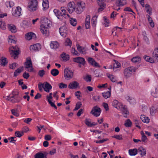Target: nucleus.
<instances>
[{"instance_id": "obj_1", "label": "nucleus", "mask_w": 158, "mask_h": 158, "mask_svg": "<svg viewBox=\"0 0 158 158\" xmlns=\"http://www.w3.org/2000/svg\"><path fill=\"white\" fill-rule=\"evenodd\" d=\"M41 25L40 27V30L42 34L44 36H47L49 35V28L52 26L51 22L47 18L43 17L40 19Z\"/></svg>"}, {"instance_id": "obj_2", "label": "nucleus", "mask_w": 158, "mask_h": 158, "mask_svg": "<svg viewBox=\"0 0 158 158\" xmlns=\"http://www.w3.org/2000/svg\"><path fill=\"white\" fill-rule=\"evenodd\" d=\"M12 48L13 49V50L10 51L11 56V57H13L14 59H17L18 57V55L19 53V48L16 46H12Z\"/></svg>"}, {"instance_id": "obj_3", "label": "nucleus", "mask_w": 158, "mask_h": 158, "mask_svg": "<svg viewBox=\"0 0 158 158\" xmlns=\"http://www.w3.org/2000/svg\"><path fill=\"white\" fill-rule=\"evenodd\" d=\"M29 10L31 11L36 10L38 8V2L36 0H32L29 3Z\"/></svg>"}, {"instance_id": "obj_4", "label": "nucleus", "mask_w": 158, "mask_h": 158, "mask_svg": "<svg viewBox=\"0 0 158 158\" xmlns=\"http://www.w3.org/2000/svg\"><path fill=\"white\" fill-rule=\"evenodd\" d=\"M85 5L82 2H78L75 11L77 14H81L85 9Z\"/></svg>"}, {"instance_id": "obj_5", "label": "nucleus", "mask_w": 158, "mask_h": 158, "mask_svg": "<svg viewBox=\"0 0 158 158\" xmlns=\"http://www.w3.org/2000/svg\"><path fill=\"white\" fill-rule=\"evenodd\" d=\"M64 73V77L66 80H69L72 78L73 73L72 70L68 69H65Z\"/></svg>"}, {"instance_id": "obj_6", "label": "nucleus", "mask_w": 158, "mask_h": 158, "mask_svg": "<svg viewBox=\"0 0 158 158\" xmlns=\"http://www.w3.org/2000/svg\"><path fill=\"white\" fill-rule=\"evenodd\" d=\"M101 112L100 108L97 106L93 107L90 112V113L94 116L98 117L100 115Z\"/></svg>"}, {"instance_id": "obj_7", "label": "nucleus", "mask_w": 158, "mask_h": 158, "mask_svg": "<svg viewBox=\"0 0 158 158\" xmlns=\"http://www.w3.org/2000/svg\"><path fill=\"white\" fill-rule=\"evenodd\" d=\"M75 4L73 2H69L67 6V10L70 13H72L76 10Z\"/></svg>"}, {"instance_id": "obj_8", "label": "nucleus", "mask_w": 158, "mask_h": 158, "mask_svg": "<svg viewBox=\"0 0 158 158\" xmlns=\"http://www.w3.org/2000/svg\"><path fill=\"white\" fill-rule=\"evenodd\" d=\"M73 61L83 65H84L85 63V59L84 58L80 57H77L73 58Z\"/></svg>"}, {"instance_id": "obj_9", "label": "nucleus", "mask_w": 158, "mask_h": 158, "mask_svg": "<svg viewBox=\"0 0 158 158\" xmlns=\"http://www.w3.org/2000/svg\"><path fill=\"white\" fill-rule=\"evenodd\" d=\"M79 83L77 81H73L69 83L68 88L71 89H75L79 86Z\"/></svg>"}, {"instance_id": "obj_10", "label": "nucleus", "mask_w": 158, "mask_h": 158, "mask_svg": "<svg viewBox=\"0 0 158 158\" xmlns=\"http://www.w3.org/2000/svg\"><path fill=\"white\" fill-rule=\"evenodd\" d=\"M25 68L26 69L31 68L29 71L31 72L32 71V64L30 58L27 59L25 63Z\"/></svg>"}, {"instance_id": "obj_11", "label": "nucleus", "mask_w": 158, "mask_h": 158, "mask_svg": "<svg viewBox=\"0 0 158 158\" xmlns=\"http://www.w3.org/2000/svg\"><path fill=\"white\" fill-rule=\"evenodd\" d=\"M122 111L123 115L125 118H127V115L129 114V112L127 109V107L126 106H123L121 107L120 109Z\"/></svg>"}, {"instance_id": "obj_12", "label": "nucleus", "mask_w": 158, "mask_h": 158, "mask_svg": "<svg viewBox=\"0 0 158 158\" xmlns=\"http://www.w3.org/2000/svg\"><path fill=\"white\" fill-rule=\"evenodd\" d=\"M21 9L19 6L17 7L14 11L13 10L12 15L16 17H19L21 15Z\"/></svg>"}, {"instance_id": "obj_13", "label": "nucleus", "mask_w": 158, "mask_h": 158, "mask_svg": "<svg viewBox=\"0 0 158 158\" xmlns=\"http://www.w3.org/2000/svg\"><path fill=\"white\" fill-rule=\"evenodd\" d=\"M88 60L89 62L92 66L95 67H100V65L93 58L91 57H89Z\"/></svg>"}, {"instance_id": "obj_14", "label": "nucleus", "mask_w": 158, "mask_h": 158, "mask_svg": "<svg viewBox=\"0 0 158 158\" xmlns=\"http://www.w3.org/2000/svg\"><path fill=\"white\" fill-rule=\"evenodd\" d=\"M60 10L61 11L59 10L60 18H61L63 19V17H64L65 18L66 16L69 17V15L68 14L66 15V11L64 9V7H61Z\"/></svg>"}, {"instance_id": "obj_15", "label": "nucleus", "mask_w": 158, "mask_h": 158, "mask_svg": "<svg viewBox=\"0 0 158 158\" xmlns=\"http://www.w3.org/2000/svg\"><path fill=\"white\" fill-rule=\"evenodd\" d=\"M112 105L117 109H120L121 108V107L123 106L121 103L119 102L116 100H114L112 102Z\"/></svg>"}, {"instance_id": "obj_16", "label": "nucleus", "mask_w": 158, "mask_h": 158, "mask_svg": "<svg viewBox=\"0 0 158 158\" xmlns=\"http://www.w3.org/2000/svg\"><path fill=\"white\" fill-rule=\"evenodd\" d=\"M41 48V45L40 44H36L31 45L30 47V49L31 50H34L35 51H39Z\"/></svg>"}, {"instance_id": "obj_17", "label": "nucleus", "mask_w": 158, "mask_h": 158, "mask_svg": "<svg viewBox=\"0 0 158 158\" xmlns=\"http://www.w3.org/2000/svg\"><path fill=\"white\" fill-rule=\"evenodd\" d=\"M52 87L50 84L47 82H45L43 87L44 90L45 91L48 93L49 92L50 90L52 89Z\"/></svg>"}, {"instance_id": "obj_18", "label": "nucleus", "mask_w": 158, "mask_h": 158, "mask_svg": "<svg viewBox=\"0 0 158 158\" xmlns=\"http://www.w3.org/2000/svg\"><path fill=\"white\" fill-rule=\"evenodd\" d=\"M25 36L26 38L28 40H30L32 38L35 39L36 38L35 35L32 32H30L27 33L25 35Z\"/></svg>"}, {"instance_id": "obj_19", "label": "nucleus", "mask_w": 158, "mask_h": 158, "mask_svg": "<svg viewBox=\"0 0 158 158\" xmlns=\"http://www.w3.org/2000/svg\"><path fill=\"white\" fill-rule=\"evenodd\" d=\"M151 94L155 98L158 97V86L152 89Z\"/></svg>"}, {"instance_id": "obj_20", "label": "nucleus", "mask_w": 158, "mask_h": 158, "mask_svg": "<svg viewBox=\"0 0 158 158\" xmlns=\"http://www.w3.org/2000/svg\"><path fill=\"white\" fill-rule=\"evenodd\" d=\"M85 123L89 127H94L97 124V123L94 122L91 123L90 119L87 118L85 119Z\"/></svg>"}, {"instance_id": "obj_21", "label": "nucleus", "mask_w": 158, "mask_h": 158, "mask_svg": "<svg viewBox=\"0 0 158 158\" xmlns=\"http://www.w3.org/2000/svg\"><path fill=\"white\" fill-rule=\"evenodd\" d=\"M12 100L11 102L13 103L18 102L21 100L20 98L18 95H15L11 96Z\"/></svg>"}, {"instance_id": "obj_22", "label": "nucleus", "mask_w": 158, "mask_h": 158, "mask_svg": "<svg viewBox=\"0 0 158 158\" xmlns=\"http://www.w3.org/2000/svg\"><path fill=\"white\" fill-rule=\"evenodd\" d=\"M157 108L155 106H152L150 108V113L152 116L156 115L158 113Z\"/></svg>"}, {"instance_id": "obj_23", "label": "nucleus", "mask_w": 158, "mask_h": 158, "mask_svg": "<svg viewBox=\"0 0 158 158\" xmlns=\"http://www.w3.org/2000/svg\"><path fill=\"white\" fill-rule=\"evenodd\" d=\"M108 89H109V91L104 92L102 94L103 97L106 99L110 98L111 96V87Z\"/></svg>"}, {"instance_id": "obj_24", "label": "nucleus", "mask_w": 158, "mask_h": 158, "mask_svg": "<svg viewBox=\"0 0 158 158\" xmlns=\"http://www.w3.org/2000/svg\"><path fill=\"white\" fill-rule=\"evenodd\" d=\"M138 152H140L142 156H145L146 154V151L145 148L142 147H139L137 149Z\"/></svg>"}, {"instance_id": "obj_25", "label": "nucleus", "mask_w": 158, "mask_h": 158, "mask_svg": "<svg viewBox=\"0 0 158 158\" xmlns=\"http://www.w3.org/2000/svg\"><path fill=\"white\" fill-rule=\"evenodd\" d=\"M77 48L78 51L81 53L84 54L85 53L86 49L85 48L82 47L78 44H76Z\"/></svg>"}, {"instance_id": "obj_26", "label": "nucleus", "mask_w": 158, "mask_h": 158, "mask_svg": "<svg viewBox=\"0 0 158 158\" xmlns=\"http://www.w3.org/2000/svg\"><path fill=\"white\" fill-rule=\"evenodd\" d=\"M43 1L42 6L43 9L44 10H45L48 9L49 7V2L48 0H43Z\"/></svg>"}, {"instance_id": "obj_27", "label": "nucleus", "mask_w": 158, "mask_h": 158, "mask_svg": "<svg viewBox=\"0 0 158 158\" xmlns=\"http://www.w3.org/2000/svg\"><path fill=\"white\" fill-rule=\"evenodd\" d=\"M50 46L52 48L56 49L59 47V44L57 41H52Z\"/></svg>"}, {"instance_id": "obj_28", "label": "nucleus", "mask_w": 158, "mask_h": 158, "mask_svg": "<svg viewBox=\"0 0 158 158\" xmlns=\"http://www.w3.org/2000/svg\"><path fill=\"white\" fill-rule=\"evenodd\" d=\"M126 0H117L116 5L118 6H123L126 4Z\"/></svg>"}, {"instance_id": "obj_29", "label": "nucleus", "mask_w": 158, "mask_h": 158, "mask_svg": "<svg viewBox=\"0 0 158 158\" xmlns=\"http://www.w3.org/2000/svg\"><path fill=\"white\" fill-rule=\"evenodd\" d=\"M35 158H47L46 155L42 153L38 152L35 155Z\"/></svg>"}, {"instance_id": "obj_30", "label": "nucleus", "mask_w": 158, "mask_h": 158, "mask_svg": "<svg viewBox=\"0 0 158 158\" xmlns=\"http://www.w3.org/2000/svg\"><path fill=\"white\" fill-rule=\"evenodd\" d=\"M8 28L10 31L12 32L15 33L16 31V29L15 26L13 24L8 25Z\"/></svg>"}, {"instance_id": "obj_31", "label": "nucleus", "mask_w": 158, "mask_h": 158, "mask_svg": "<svg viewBox=\"0 0 158 158\" xmlns=\"http://www.w3.org/2000/svg\"><path fill=\"white\" fill-rule=\"evenodd\" d=\"M124 74L126 78H128L131 75V72L127 68L125 69L124 71Z\"/></svg>"}, {"instance_id": "obj_32", "label": "nucleus", "mask_w": 158, "mask_h": 158, "mask_svg": "<svg viewBox=\"0 0 158 158\" xmlns=\"http://www.w3.org/2000/svg\"><path fill=\"white\" fill-rule=\"evenodd\" d=\"M0 62L2 66H5L8 63L7 59L4 57H2L0 59Z\"/></svg>"}, {"instance_id": "obj_33", "label": "nucleus", "mask_w": 158, "mask_h": 158, "mask_svg": "<svg viewBox=\"0 0 158 158\" xmlns=\"http://www.w3.org/2000/svg\"><path fill=\"white\" fill-rule=\"evenodd\" d=\"M137 149L136 148L129 150V153L131 156H135L137 154Z\"/></svg>"}, {"instance_id": "obj_34", "label": "nucleus", "mask_w": 158, "mask_h": 158, "mask_svg": "<svg viewBox=\"0 0 158 158\" xmlns=\"http://www.w3.org/2000/svg\"><path fill=\"white\" fill-rule=\"evenodd\" d=\"M140 119L144 123H148L149 122V119L148 117H146L144 115H141L140 116Z\"/></svg>"}, {"instance_id": "obj_35", "label": "nucleus", "mask_w": 158, "mask_h": 158, "mask_svg": "<svg viewBox=\"0 0 158 158\" xmlns=\"http://www.w3.org/2000/svg\"><path fill=\"white\" fill-rule=\"evenodd\" d=\"M152 54V56L155 58L158 62V48L155 49Z\"/></svg>"}, {"instance_id": "obj_36", "label": "nucleus", "mask_w": 158, "mask_h": 158, "mask_svg": "<svg viewBox=\"0 0 158 158\" xmlns=\"http://www.w3.org/2000/svg\"><path fill=\"white\" fill-rule=\"evenodd\" d=\"M131 60L133 63H139L141 60V58L139 56H137L133 58Z\"/></svg>"}, {"instance_id": "obj_37", "label": "nucleus", "mask_w": 158, "mask_h": 158, "mask_svg": "<svg viewBox=\"0 0 158 158\" xmlns=\"http://www.w3.org/2000/svg\"><path fill=\"white\" fill-rule=\"evenodd\" d=\"M126 99L131 104H134L136 103L135 100L134 98L127 96L126 97Z\"/></svg>"}, {"instance_id": "obj_38", "label": "nucleus", "mask_w": 158, "mask_h": 158, "mask_svg": "<svg viewBox=\"0 0 158 158\" xmlns=\"http://www.w3.org/2000/svg\"><path fill=\"white\" fill-rule=\"evenodd\" d=\"M97 16L95 15L93 17L91 20V24L93 26L95 27L97 23Z\"/></svg>"}, {"instance_id": "obj_39", "label": "nucleus", "mask_w": 158, "mask_h": 158, "mask_svg": "<svg viewBox=\"0 0 158 158\" xmlns=\"http://www.w3.org/2000/svg\"><path fill=\"white\" fill-rule=\"evenodd\" d=\"M51 73L52 76H56L59 74V71L58 69H54L51 70Z\"/></svg>"}, {"instance_id": "obj_40", "label": "nucleus", "mask_w": 158, "mask_h": 158, "mask_svg": "<svg viewBox=\"0 0 158 158\" xmlns=\"http://www.w3.org/2000/svg\"><path fill=\"white\" fill-rule=\"evenodd\" d=\"M114 64L113 69L114 70L115 69L119 68L120 67V64L118 61L114 60Z\"/></svg>"}, {"instance_id": "obj_41", "label": "nucleus", "mask_w": 158, "mask_h": 158, "mask_svg": "<svg viewBox=\"0 0 158 158\" xmlns=\"http://www.w3.org/2000/svg\"><path fill=\"white\" fill-rule=\"evenodd\" d=\"M6 6L7 7L11 8L14 5V3L12 1H7L5 3Z\"/></svg>"}, {"instance_id": "obj_42", "label": "nucleus", "mask_w": 158, "mask_h": 158, "mask_svg": "<svg viewBox=\"0 0 158 158\" xmlns=\"http://www.w3.org/2000/svg\"><path fill=\"white\" fill-rule=\"evenodd\" d=\"M107 76L110 79V80L113 82H115L116 81V78L113 75H110V74H107Z\"/></svg>"}, {"instance_id": "obj_43", "label": "nucleus", "mask_w": 158, "mask_h": 158, "mask_svg": "<svg viewBox=\"0 0 158 158\" xmlns=\"http://www.w3.org/2000/svg\"><path fill=\"white\" fill-rule=\"evenodd\" d=\"M139 66L137 65V66L134 67L133 66L130 67H128L127 68L131 72H135L136 70L138 69Z\"/></svg>"}, {"instance_id": "obj_44", "label": "nucleus", "mask_w": 158, "mask_h": 158, "mask_svg": "<svg viewBox=\"0 0 158 158\" xmlns=\"http://www.w3.org/2000/svg\"><path fill=\"white\" fill-rule=\"evenodd\" d=\"M70 23L73 26H75L77 24V20L75 19L70 18Z\"/></svg>"}, {"instance_id": "obj_45", "label": "nucleus", "mask_w": 158, "mask_h": 158, "mask_svg": "<svg viewBox=\"0 0 158 158\" xmlns=\"http://www.w3.org/2000/svg\"><path fill=\"white\" fill-rule=\"evenodd\" d=\"M0 28L5 30L6 29V24L5 22L2 19H0Z\"/></svg>"}, {"instance_id": "obj_46", "label": "nucleus", "mask_w": 158, "mask_h": 158, "mask_svg": "<svg viewBox=\"0 0 158 158\" xmlns=\"http://www.w3.org/2000/svg\"><path fill=\"white\" fill-rule=\"evenodd\" d=\"M124 125L127 127H130L131 126L132 123L131 120L128 119L125 121Z\"/></svg>"}, {"instance_id": "obj_47", "label": "nucleus", "mask_w": 158, "mask_h": 158, "mask_svg": "<svg viewBox=\"0 0 158 158\" xmlns=\"http://www.w3.org/2000/svg\"><path fill=\"white\" fill-rule=\"evenodd\" d=\"M147 18L149 22V23H150L151 27H154V23L153 22V20H152L151 18L149 15H148L147 16Z\"/></svg>"}, {"instance_id": "obj_48", "label": "nucleus", "mask_w": 158, "mask_h": 158, "mask_svg": "<svg viewBox=\"0 0 158 158\" xmlns=\"http://www.w3.org/2000/svg\"><path fill=\"white\" fill-rule=\"evenodd\" d=\"M141 134L142 135L141 141L144 142H146L148 139L147 137L145 135L143 131H141Z\"/></svg>"}, {"instance_id": "obj_49", "label": "nucleus", "mask_w": 158, "mask_h": 158, "mask_svg": "<svg viewBox=\"0 0 158 158\" xmlns=\"http://www.w3.org/2000/svg\"><path fill=\"white\" fill-rule=\"evenodd\" d=\"M24 134L23 131H16L15 133V136L18 137H20Z\"/></svg>"}, {"instance_id": "obj_50", "label": "nucleus", "mask_w": 158, "mask_h": 158, "mask_svg": "<svg viewBox=\"0 0 158 158\" xmlns=\"http://www.w3.org/2000/svg\"><path fill=\"white\" fill-rule=\"evenodd\" d=\"M82 105L81 103L80 102H78L76 104V107L74 109V110H77L79 109L81 107Z\"/></svg>"}, {"instance_id": "obj_51", "label": "nucleus", "mask_w": 158, "mask_h": 158, "mask_svg": "<svg viewBox=\"0 0 158 158\" xmlns=\"http://www.w3.org/2000/svg\"><path fill=\"white\" fill-rule=\"evenodd\" d=\"M72 45V41L70 40L67 38L66 39L65 41V45L66 46H71Z\"/></svg>"}, {"instance_id": "obj_52", "label": "nucleus", "mask_w": 158, "mask_h": 158, "mask_svg": "<svg viewBox=\"0 0 158 158\" xmlns=\"http://www.w3.org/2000/svg\"><path fill=\"white\" fill-rule=\"evenodd\" d=\"M54 12L58 19H62V18H60L59 10L55 9L54 10Z\"/></svg>"}, {"instance_id": "obj_53", "label": "nucleus", "mask_w": 158, "mask_h": 158, "mask_svg": "<svg viewBox=\"0 0 158 158\" xmlns=\"http://www.w3.org/2000/svg\"><path fill=\"white\" fill-rule=\"evenodd\" d=\"M103 20L106 23H104V24L106 27H108V24L109 23V20L106 17H104L103 18Z\"/></svg>"}, {"instance_id": "obj_54", "label": "nucleus", "mask_w": 158, "mask_h": 158, "mask_svg": "<svg viewBox=\"0 0 158 158\" xmlns=\"http://www.w3.org/2000/svg\"><path fill=\"white\" fill-rule=\"evenodd\" d=\"M72 53L74 55L77 56H79V53H78L77 51L75 50V48H72L71 49Z\"/></svg>"}, {"instance_id": "obj_55", "label": "nucleus", "mask_w": 158, "mask_h": 158, "mask_svg": "<svg viewBox=\"0 0 158 158\" xmlns=\"http://www.w3.org/2000/svg\"><path fill=\"white\" fill-rule=\"evenodd\" d=\"M84 79L87 82H90L91 80V77L90 75H88Z\"/></svg>"}, {"instance_id": "obj_56", "label": "nucleus", "mask_w": 158, "mask_h": 158, "mask_svg": "<svg viewBox=\"0 0 158 158\" xmlns=\"http://www.w3.org/2000/svg\"><path fill=\"white\" fill-rule=\"evenodd\" d=\"M108 140H109L108 139H103L102 140H99L97 141L96 142V143H103L107 141Z\"/></svg>"}, {"instance_id": "obj_57", "label": "nucleus", "mask_w": 158, "mask_h": 158, "mask_svg": "<svg viewBox=\"0 0 158 158\" xmlns=\"http://www.w3.org/2000/svg\"><path fill=\"white\" fill-rule=\"evenodd\" d=\"M45 71L44 70L39 71L38 72L39 75L41 77H43L45 74Z\"/></svg>"}, {"instance_id": "obj_58", "label": "nucleus", "mask_w": 158, "mask_h": 158, "mask_svg": "<svg viewBox=\"0 0 158 158\" xmlns=\"http://www.w3.org/2000/svg\"><path fill=\"white\" fill-rule=\"evenodd\" d=\"M32 120V119L30 118H28L26 119H25L24 120V122L27 123L28 124H30V122Z\"/></svg>"}, {"instance_id": "obj_59", "label": "nucleus", "mask_w": 158, "mask_h": 158, "mask_svg": "<svg viewBox=\"0 0 158 158\" xmlns=\"http://www.w3.org/2000/svg\"><path fill=\"white\" fill-rule=\"evenodd\" d=\"M59 87L60 89L66 88L67 87V85L63 83H60L59 84Z\"/></svg>"}, {"instance_id": "obj_60", "label": "nucleus", "mask_w": 158, "mask_h": 158, "mask_svg": "<svg viewBox=\"0 0 158 158\" xmlns=\"http://www.w3.org/2000/svg\"><path fill=\"white\" fill-rule=\"evenodd\" d=\"M22 71V70L21 69H19V68L18 69H17L15 71V72L14 73V76L16 77L17 76V73H20Z\"/></svg>"}, {"instance_id": "obj_61", "label": "nucleus", "mask_w": 158, "mask_h": 158, "mask_svg": "<svg viewBox=\"0 0 158 158\" xmlns=\"http://www.w3.org/2000/svg\"><path fill=\"white\" fill-rule=\"evenodd\" d=\"M146 10L147 12L149 14L151 12L150 10V6L148 4H146L145 5Z\"/></svg>"}, {"instance_id": "obj_62", "label": "nucleus", "mask_w": 158, "mask_h": 158, "mask_svg": "<svg viewBox=\"0 0 158 158\" xmlns=\"http://www.w3.org/2000/svg\"><path fill=\"white\" fill-rule=\"evenodd\" d=\"M11 112L13 115L16 116L17 117L19 116V114L14 109H12L11 110Z\"/></svg>"}, {"instance_id": "obj_63", "label": "nucleus", "mask_w": 158, "mask_h": 158, "mask_svg": "<svg viewBox=\"0 0 158 158\" xmlns=\"http://www.w3.org/2000/svg\"><path fill=\"white\" fill-rule=\"evenodd\" d=\"M17 64L16 63H13L11 65H10V67L12 69H14L16 67Z\"/></svg>"}, {"instance_id": "obj_64", "label": "nucleus", "mask_w": 158, "mask_h": 158, "mask_svg": "<svg viewBox=\"0 0 158 158\" xmlns=\"http://www.w3.org/2000/svg\"><path fill=\"white\" fill-rule=\"evenodd\" d=\"M48 102L50 104L51 106L54 107L56 109H57V107L55 105L54 103L52 102L51 101L48 100Z\"/></svg>"}]
</instances>
